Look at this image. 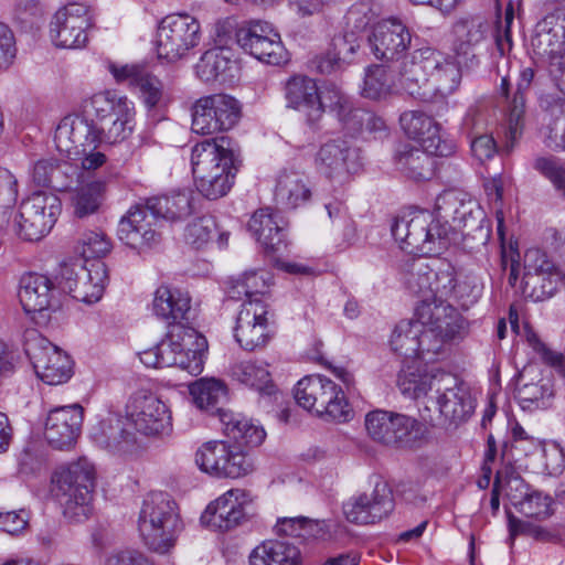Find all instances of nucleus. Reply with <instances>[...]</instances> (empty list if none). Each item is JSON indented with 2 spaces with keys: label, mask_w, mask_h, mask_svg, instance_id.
<instances>
[{
  "label": "nucleus",
  "mask_w": 565,
  "mask_h": 565,
  "mask_svg": "<svg viewBox=\"0 0 565 565\" xmlns=\"http://www.w3.org/2000/svg\"><path fill=\"white\" fill-rule=\"evenodd\" d=\"M191 163L198 191L209 200H217L233 186L239 160L231 141L221 137L196 143Z\"/></svg>",
  "instance_id": "1"
},
{
  "label": "nucleus",
  "mask_w": 565,
  "mask_h": 565,
  "mask_svg": "<svg viewBox=\"0 0 565 565\" xmlns=\"http://www.w3.org/2000/svg\"><path fill=\"white\" fill-rule=\"evenodd\" d=\"M184 529L175 501L164 492L147 495L138 516V532L152 552L167 554Z\"/></svg>",
  "instance_id": "2"
},
{
  "label": "nucleus",
  "mask_w": 565,
  "mask_h": 565,
  "mask_svg": "<svg viewBox=\"0 0 565 565\" xmlns=\"http://www.w3.org/2000/svg\"><path fill=\"white\" fill-rule=\"evenodd\" d=\"M206 340L193 328L177 326L166 339L142 351L140 361L148 367L178 366L192 376L203 371Z\"/></svg>",
  "instance_id": "3"
},
{
  "label": "nucleus",
  "mask_w": 565,
  "mask_h": 565,
  "mask_svg": "<svg viewBox=\"0 0 565 565\" xmlns=\"http://www.w3.org/2000/svg\"><path fill=\"white\" fill-rule=\"evenodd\" d=\"M451 226L425 210L397 217L392 235L409 254L438 255L450 245Z\"/></svg>",
  "instance_id": "4"
},
{
  "label": "nucleus",
  "mask_w": 565,
  "mask_h": 565,
  "mask_svg": "<svg viewBox=\"0 0 565 565\" xmlns=\"http://www.w3.org/2000/svg\"><path fill=\"white\" fill-rule=\"evenodd\" d=\"M52 482L56 497L63 504L64 515L77 522L86 520L92 513L94 466L86 458L79 459L58 468L52 477Z\"/></svg>",
  "instance_id": "5"
},
{
  "label": "nucleus",
  "mask_w": 565,
  "mask_h": 565,
  "mask_svg": "<svg viewBox=\"0 0 565 565\" xmlns=\"http://www.w3.org/2000/svg\"><path fill=\"white\" fill-rule=\"evenodd\" d=\"M415 317L422 323L419 358L433 361L444 345L455 339L463 327L457 309L448 302L425 301L416 307Z\"/></svg>",
  "instance_id": "6"
},
{
  "label": "nucleus",
  "mask_w": 565,
  "mask_h": 565,
  "mask_svg": "<svg viewBox=\"0 0 565 565\" xmlns=\"http://www.w3.org/2000/svg\"><path fill=\"white\" fill-rule=\"evenodd\" d=\"M295 399L302 408L327 420L347 423L354 415L342 388L322 375L301 379L295 387Z\"/></svg>",
  "instance_id": "7"
},
{
  "label": "nucleus",
  "mask_w": 565,
  "mask_h": 565,
  "mask_svg": "<svg viewBox=\"0 0 565 565\" xmlns=\"http://www.w3.org/2000/svg\"><path fill=\"white\" fill-rule=\"evenodd\" d=\"M438 217L450 218L455 227H459L466 247L478 249L484 246L491 237V228L483 211L478 204L466 199V194L455 190L445 191L436 199Z\"/></svg>",
  "instance_id": "8"
},
{
  "label": "nucleus",
  "mask_w": 565,
  "mask_h": 565,
  "mask_svg": "<svg viewBox=\"0 0 565 565\" xmlns=\"http://www.w3.org/2000/svg\"><path fill=\"white\" fill-rule=\"evenodd\" d=\"M198 468L214 478L238 479L255 471L252 454L232 440H210L195 452Z\"/></svg>",
  "instance_id": "9"
},
{
  "label": "nucleus",
  "mask_w": 565,
  "mask_h": 565,
  "mask_svg": "<svg viewBox=\"0 0 565 565\" xmlns=\"http://www.w3.org/2000/svg\"><path fill=\"white\" fill-rule=\"evenodd\" d=\"M436 391L429 397L430 412L423 414L431 425H457L466 420L475 409L468 387L455 375L441 372L435 383Z\"/></svg>",
  "instance_id": "10"
},
{
  "label": "nucleus",
  "mask_w": 565,
  "mask_h": 565,
  "mask_svg": "<svg viewBox=\"0 0 565 565\" xmlns=\"http://www.w3.org/2000/svg\"><path fill=\"white\" fill-rule=\"evenodd\" d=\"M201 40L202 28L195 17L186 12L168 14L158 26V57L169 63L185 58Z\"/></svg>",
  "instance_id": "11"
},
{
  "label": "nucleus",
  "mask_w": 565,
  "mask_h": 565,
  "mask_svg": "<svg viewBox=\"0 0 565 565\" xmlns=\"http://www.w3.org/2000/svg\"><path fill=\"white\" fill-rule=\"evenodd\" d=\"M24 352L36 376L49 385H60L73 375L71 356L35 329L24 332Z\"/></svg>",
  "instance_id": "12"
},
{
  "label": "nucleus",
  "mask_w": 565,
  "mask_h": 565,
  "mask_svg": "<svg viewBox=\"0 0 565 565\" xmlns=\"http://www.w3.org/2000/svg\"><path fill=\"white\" fill-rule=\"evenodd\" d=\"M241 105L226 94L201 97L192 107V131L213 135L232 129L239 120Z\"/></svg>",
  "instance_id": "13"
},
{
  "label": "nucleus",
  "mask_w": 565,
  "mask_h": 565,
  "mask_svg": "<svg viewBox=\"0 0 565 565\" xmlns=\"http://www.w3.org/2000/svg\"><path fill=\"white\" fill-rule=\"evenodd\" d=\"M60 212L61 201L55 194L34 192L20 205L18 235L25 241H40L52 230Z\"/></svg>",
  "instance_id": "14"
},
{
  "label": "nucleus",
  "mask_w": 565,
  "mask_h": 565,
  "mask_svg": "<svg viewBox=\"0 0 565 565\" xmlns=\"http://www.w3.org/2000/svg\"><path fill=\"white\" fill-rule=\"evenodd\" d=\"M19 300L26 315L39 326L50 321L51 312L60 308L58 291L50 277L29 273L20 280Z\"/></svg>",
  "instance_id": "15"
},
{
  "label": "nucleus",
  "mask_w": 565,
  "mask_h": 565,
  "mask_svg": "<svg viewBox=\"0 0 565 565\" xmlns=\"http://www.w3.org/2000/svg\"><path fill=\"white\" fill-rule=\"evenodd\" d=\"M237 44L255 58L270 65L287 60L280 34L267 21L253 20L236 32Z\"/></svg>",
  "instance_id": "16"
},
{
  "label": "nucleus",
  "mask_w": 565,
  "mask_h": 565,
  "mask_svg": "<svg viewBox=\"0 0 565 565\" xmlns=\"http://www.w3.org/2000/svg\"><path fill=\"white\" fill-rule=\"evenodd\" d=\"M274 313L260 298L245 301L236 318L234 337L237 343L247 351H254L267 344L271 338L270 320Z\"/></svg>",
  "instance_id": "17"
},
{
  "label": "nucleus",
  "mask_w": 565,
  "mask_h": 565,
  "mask_svg": "<svg viewBox=\"0 0 565 565\" xmlns=\"http://www.w3.org/2000/svg\"><path fill=\"white\" fill-rule=\"evenodd\" d=\"M315 163L321 174L338 181L347 180L362 167L359 149L342 138L330 139L322 143L316 154Z\"/></svg>",
  "instance_id": "18"
},
{
  "label": "nucleus",
  "mask_w": 565,
  "mask_h": 565,
  "mask_svg": "<svg viewBox=\"0 0 565 565\" xmlns=\"http://www.w3.org/2000/svg\"><path fill=\"white\" fill-rule=\"evenodd\" d=\"M157 217L146 204H136L120 218L118 238L128 247L142 253L158 246L160 233L154 228Z\"/></svg>",
  "instance_id": "19"
},
{
  "label": "nucleus",
  "mask_w": 565,
  "mask_h": 565,
  "mask_svg": "<svg viewBox=\"0 0 565 565\" xmlns=\"http://www.w3.org/2000/svg\"><path fill=\"white\" fill-rule=\"evenodd\" d=\"M92 25L89 9L83 3H70L60 9L51 22V36L57 47L78 49L87 41Z\"/></svg>",
  "instance_id": "20"
},
{
  "label": "nucleus",
  "mask_w": 565,
  "mask_h": 565,
  "mask_svg": "<svg viewBox=\"0 0 565 565\" xmlns=\"http://www.w3.org/2000/svg\"><path fill=\"white\" fill-rule=\"evenodd\" d=\"M126 415L129 425L146 436L161 434L170 426L167 406L153 394H134L126 405Z\"/></svg>",
  "instance_id": "21"
},
{
  "label": "nucleus",
  "mask_w": 565,
  "mask_h": 565,
  "mask_svg": "<svg viewBox=\"0 0 565 565\" xmlns=\"http://www.w3.org/2000/svg\"><path fill=\"white\" fill-rule=\"evenodd\" d=\"M403 131L436 157H450L456 151L452 140L443 138L439 124L420 110H407L399 117Z\"/></svg>",
  "instance_id": "22"
},
{
  "label": "nucleus",
  "mask_w": 565,
  "mask_h": 565,
  "mask_svg": "<svg viewBox=\"0 0 565 565\" xmlns=\"http://www.w3.org/2000/svg\"><path fill=\"white\" fill-rule=\"evenodd\" d=\"M250 494L244 489H231L211 502L201 516V522L214 530L230 531L246 520V505Z\"/></svg>",
  "instance_id": "23"
},
{
  "label": "nucleus",
  "mask_w": 565,
  "mask_h": 565,
  "mask_svg": "<svg viewBox=\"0 0 565 565\" xmlns=\"http://www.w3.org/2000/svg\"><path fill=\"white\" fill-rule=\"evenodd\" d=\"M530 45L535 57L552 63L565 54V14L552 12L540 20L532 32Z\"/></svg>",
  "instance_id": "24"
},
{
  "label": "nucleus",
  "mask_w": 565,
  "mask_h": 565,
  "mask_svg": "<svg viewBox=\"0 0 565 565\" xmlns=\"http://www.w3.org/2000/svg\"><path fill=\"white\" fill-rule=\"evenodd\" d=\"M491 25L480 15H470L457 20L451 30V49L456 56L468 66L479 63L477 53L488 40Z\"/></svg>",
  "instance_id": "25"
},
{
  "label": "nucleus",
  "mask_w": 565,
  "mask_h": 565,
  "mask_svg": "<svg viewBox=\"0 0 565 565\" xmlns=\"http://www.w3.org/2000/svg\"><path fill=\"white\" fill-rule=\"evenodd\" d=\"M83 407L78 404L51 409L44 426V438L55 449H70L81 434Z\"/></svg>",
  "instance_id": "26"
},
{
  "label": "nucleus",
  "mask_w": 565,
  "mask_h": 565,
  "mask_svg": "<svg viewBox=\"0 0 565 565\" xmlns=\"http://www.w3.org/2000/svg\"><path fill=\"white\" fill-rule=\"evenodd\" d=\"M393 509V494L384 482L376 483L371 493H363L343 505L347 520L355 524L375 523L386 518Z\"/></svg>",
  "instance_id": "27"
},
{
  "label": "nucleus",
  "mask_w": 565,
  "mask_h": 565,
  "mask_svg": "<svg viewBox=\"0 0 565 565\" xmlns=\"http://www.w3.org/2000/svg\"><path fill=\"white\" fill-rule=\"evenodd\" d=\"M437 51L426 46L413 51L398 65H393L397 73V83L408 95L424 98L423 87L427 85L430 68L436 67Z\"/></svg>",
  "instance_id": "28"
},
{
  "label": "nucleus",
  "mask_w": 565,
  "mask_h": 565,
  "mask_svg": "<svg viewBox=\"0 0 565 565\" xmlns=\"http://www.w3.org/2000/svg\"><path fill=\"white\" fill-rule=\"evenodd\" d=\"M515 398L524 411L545 409L554 398L553 382L541 376L537 367L525 366L516 377Z\"/></svg>",
  "instance_id": "29"
},
{
  "label": "nucleus",
  "mask_w": 565,
  "mask_h": 565,
  "mask_svg": "<svg viewBox=\"0 0 565 565\" xmlns=\"http://www.w3.org/2000/svg\"><path fill=\"white\" fill-rule=\"evenodd\" d=\"M99 135L96 125L86 117L67 115L58 122L54 142L58 152L67 156H77L85 151L92 140H98Z\"/></svg>",
  "instance_id": "30"
},
{
  "label": "nucleus",
  "mask_w": 565,
  "mask_h": 565,
  "mask_svg": "<svg viewBox=\"0 0 565 565\" xmlns=\"http://www.w3.org/2000/svg\"><path fill=\"white\" fill-rule=\"evenodd\" d=\"M367 43L376 58L394 61L411 44V33L401 21L384 20L375 25Z\"/></svg>",
  "instance_id": "31"
},
{
  "label": "nucleus",
  "mask_w": 565,
  "mask_h": 565,
  "mask_svg": "<svg viewBox=\"0 0 565 565\" xmlns=\"http://www.w3.org/2000/svg\"><path fill=\"white\" fill-rule=\"evenodd\" d=\"M285 99L288 107L303 111L310 124L321 118L319 87L311 77L294 75L288 78L285 84Z\"/></svg>",
  "instance_id": "32"
},
{
  "label": "nucleus",
  "mask_w": 565,
  "mask_h": 565,
  "mask_svg": "<svg viewBox=\"0 0 565 565\" xmlns=\"http://www.w3.org/2000/svg\"><path fill=\"white\" fill-rule=\"evenodd\" d=\"M278 213L269 207L256 211L248 223V228L266 253H281L287 247L285 226L280 224Z\"/></svg>",
  "instance_id": "33"
},
{
  "label": "nucleus",
  "mask_w": 565,
  "mask_h": 565,
  "mask_svg": "<svg viewBox=\"0 0 565 565\" xmlns=\"http://www.w3.org/2000/svg\"><path fill=\"white\" fill-rule=\"evenodd\" d=\"M152 311L169 326H183L190 319L191 298L185 291L162 285L154 292Z\"/></svg>",
  "instance_id": "34"
},
{
  "label": "nucleus",
  "mask_w": 565,
  "mask_h": 565,
  "mask_svg": "<svg viewBox=\"0 0 565 565\" xmlns=\"http://www.w3.org/2000/svg\"><path fill=\"white\" fill-rule=\"evenodd\" d=\"M311 190L306 175L296 170L281 171L276 181L274 200L282 210H295L307 203Z\"/></svg>",
  "instance_id": "35"
},
{
  "label": "nucleus",
  "mask_w": 565,
  "mask_h": 565,
  "mask_svg": "<svg viewBox=\"0 0 565 565\" xmlns=\"http://www.w3.org/2000/svg\"><path fill=\"white\" fill-rule=\"evenodd\" d=\"M31 178L38 186L66 191L77 179V168L53 158L40 159L33 164Z\"/></svg>",
  "instance_id": "36"
},
{
  "label": "nucleus",
  "mask_w": 565,
  "mask_h": 565,
  "mask_svg": "<svg viewBox=\"0 0 565 565\" xmlns=\"http://www.w3.org/2000/svg\"><path fill=\"white\" fill-rule=\"evenodd\" d=\"M249 565H302L300 550L287 541L266 540L248 556Z\"/></svg>",
  "instance_id": "37"
},
{
  "label": "nucleus",
  "mask_w": 565,
  "mask_h": 565,
  "mask_svg": "<svg viewBox=\"0 0 565 565\" xmlns=\"http://www.w3.org/2000/svg\"><path fill=\"white\" fill-rule=\"evenodd\" d=\"M443 371L434 373H422L417 367L407 365L403 367L397 376V386L401 393L409 398H426L424 412H430L429 397L436 391L435 383L441 377Z\"/></svg>",
  "instance_id": "38"
},
{
  "label": "nucleus",
  "mask_w": 565,
  "mask_h": 565,
  "mask_svg": "<svg viewBox=\"0 0 565 565\" xmlns=\"http://www.w3.org/2000/svg\"><path fill=\"white\" fill-rule=\"evenodd\" d=\"M128 426L127 417L109 414L93 428L92 436L104 448L122 450L135 443V434Z\"/></svg>",
  "instance_id": "39"
},
{
  "label": "nucleus",
  "mask_w": 565,
  "mask_h": 565,
  "mask_svg": "<svg viewBox=\"0 0 565 565\" xmlns=\"http://www.w3.org/2000/svg\"><path fill=\"white\" fill-rule=\"evenodd\" d=\"M424 148L419 149L411 145L402 146L395 154L397 169L408 179L414 181L429 180L434 175L435 161Z\"/></svg>",
  "instance_id": "40"
},
{
  "label": "nucleus",
  "mask_w": 565,
  "mask_h": 565,
  "mask_svg": "<svg viewBox=\"0 0 565 565\" xmlns=\"http://www.w3.org/2000/svg\"><path fill=\"white\" fill-rule=\"evenodd\" d=\"M218 417L223 424L225 435L233 439L232 443H244L246 446H259L266 433L263 427L255 425L250 419H247L241 414L233 413L230 409L220 408Z\"/></svg>",
  "instance_id": "41"
},
{
  "label": "nucleus",
  "mask_w": 565,
  "mask_h": 565,
  "mask_svg": "<svg viewBox=\"0 0 565 565\" xmlns=\"http://www.w3.org/2000/svg\"><path fill=\"white\" fill-rule=\"evenodd\" d=\"M195 196L191 190H182L171 195L156 196L147 200L150 213L157 218L181 220L194 211Z\"/></svg>",
  "instance_id": "42"
},
{
  "label": "nucleus",
  "mask_w": 565,
  "mask_h": 565,
  "mask_svg": "<svg viewBox=\"0 0 565 565\" xmlns=\"http://www.w3.org/2000/svg\"><path fill=\"white\" fill-rule=\"evenodd\" d=\"M534 78V71L526 67L521 72V81L509 106V131L504 145L505 152H512L523 132V116L525 111V98L523 89L527 88Z\"/></svg>",
  "instance_id": "43"
},
{
  "label": "nucleus",
  "mask_w": 565,
  "mask_h": 565,
  "mask_svg": "<svg viewBox=\"0 0 565 565\" xmlns=\"http://www.w3.org/2000/svg\"><path fill=\"white\" fill-rule=\"evenodd\" d=\"M435 61L438 65L430 68L427 85L440 97L454 94L461 83V70L451 57L437 52Z\"/></svg>",
  "instance_id": "44"
},
{
  "label": "nucleus",
  "mask_w": 565,
  "mask_h": 565,
  "mask_svg": "<svg viewBox=\"0 0 565 565\" xmlns=\"http://www.w3.org/2000/svg\"><path fill=\"white\" fill-rule=\"evenodd\" d=\"M86 270L89 277L85 279H78L76 287L68 285V294L76 300L94 303L97 302L105 290L106 282L108 280L107 267L100 262L96 260L86 266Z\"/></svg>",
  "instance_id": "45"
},
{
  "label": "nucleus",
  "mask_w": 565,
  "mask_h": 565,
  "mask_svg": "<svg viewBox=\"0 0 565 565\" xmlns=\"http://www.w3.org/2000/svg\"><path fill=\"white\" fill-rule=\"evenodd\" d=\"M190 394L195 405L212 415L218 416V409L227 401V387L216 379H201L190 385Z\"/></svg>",
  "instance_id": "46"
},
{
  "label": "nucleus",
  "mask_w": 565,
  "mask_h": 565,
  "mask_svg": "<svg viewBox=\"0 0 565 565\" xmlns=\"http://www.w3.org/2000/svg\"><path fill=\"white\" fill-rule=\"evenodd\" d=\"M131 102L126 96H119L115 92L105 90L94 94L83 104L84 113L95 117L98 122L113 118L115 114H126Z\"/></svg>",
  "instance_id": "47"
},
{
  "label": "nucleus",
  "mask_w": 565,
  "mask_h": 565,
  "mask_svg": "<svg viewBox=\"0 0 565 565\" xmlns=\"http://www.w3.org/2000/svg\"><path fill=\"white\" fill-rule=\"evenodd\" d=\"M422 329L423 326L417 317L415 320L399 321L391 338L394 352L406 359L419 358L420 341L418 337L422 334Z\"/></svg>",
  "instance_id": "48"
},
{
  "label": "nucleus",
  "mask_w": 565,
  "mask_h": 565,
  "mask_svg": "<svg viewBox=\"0 0 565 565\" xmlns=\"http://www.w3.org/2000/svg\"><path fill=\"white\" fill-rule=\"evenodd\" d=\"M231 373L235 380L255 388L260 394L273 395L276 392L270 373L263 363L241 361L232 366Z\"/></svg>",
  "instance_id": "49"
},
{
  "label": "nucleus",
  "mask_w": 565,
  "mask_h": 565,
  "mask_svg": "<svg viewBox=\"0 0 565 565\" xmlns=\"http://www.w3.org/2000/svg\"><path fill=\"white\" fill-rule=\"evenodd\" d=\"M433 262L424 258L413 259L404 274L406 288L414 295L423 298L420 303L430 301L433 287Z\"/></svg>",
  "instance_id": "50"
},
{
  "label": "nucleus",
  "mask_w": 565,
  "mask_h": 565,
  "mask_svg": "<svg viewBox=\"0 0 565 565\" xmlns=\"http://www.w3.org/2000/svg\"><path fill=\"white\" fill-rule=\"evenodd\" d=\"M395 426L390 448L413 450L423 445L425 428L417 418L399 413Z\"/></svg>",
  "instance_id": "51"
},
{
  "label": "nucleus",
  "mask_w": 565,
  "mask_h": 565,
  "mask_svg": "<svg viewBox=\"0 0 565 565\" xmlns=\"http://www.w3.org/2000/svg\"><path fill=\"white\" fill-rule=\"evenodd\" d=\"M524 269L523 277L525 286L534 282L535 278H547L550 282L563 278V274L555 263L548 258L547 254L539 248H530L524 255Z\"/></svg>",
  "instance_id": "52"
},
{
  "label": "nucleus",
  "mask_w": 565,
  "mask_h": 565,
  "mask_svg": "<svg viewBox=\"0 0 565 565\" xmlns=\"http://www.w3.org/2000/svg\"><path fill=\"white\" fill-rule=\"evenodd\" d=\"M398 415L399 413L384 409L369 412L364 418V426L369 438L379 445L390 448Z\"/></svg>",
  "instance_id": "53"
},
{
  "label": "nucleus",
  "mask_w": 565,
  "mask_h": 565,
  "mask_svg": "<svg viewBox=\"0 0 565 565\" xmlns=\"http://www.w3.org/2000/svg\"><path fill=\"white\" fill-rule=\"evenodd\" d=\"M395 68L393 66L373 65L366 70L362 95L365 98L379 100L388 96L393 86Z\"/></svg>",
  "instance_id": "54"
},
{
  "label": "nucleus",
  "mask_w": 565,
  "mask_h": 565,
  "mask_svg": "<svg viewBox=\"0 0 565 565\" xmlns=\"http://www.w3.org/2000/svg\"><path fill=\"white\" fill-rule=\"evenodd\" d=\"M234 65L230 52L225 49L206 51L195 66L198 76L204 82L216 81L223 77Z\"/></svg>",
  "instance_id": "55"
},
{
  "label": "nucleus",
  "mask_w": 565,
  "mask_h": 565,
  "mask_svg": "<svg viewBox=\"0 0 565 565\" xmlns=\"http://www.w3.org/2000/svg\"><path fill=\"white\" fill-rule=\"evenodd\" d=\"M105 186V182L93 180L77 188L72 196L74 215L83 218L95 213L100 205Z\"/></svg>",
  "instance_id": "56"
},
{
  "label": "nucleus",
  "mask_w": 565,
  "mask_h": 565,
  "mask_svg": "<svg viewBox=\"0 0 565 565\" xmlns=\"http://www.w3.org/2000/svg\"><path fill=\"white\" fill-rule=\"evenodd\" d=\"M377 17V6L372 0H361L349 8L343 29L363 39V33Z\"/></svg>",
  "instance_id": "57"
},
{
  "label": "nucleus",
  "mask_w": 565,
  "mask_h": 565,
  "mask_svg": "<svg viewBox=\"0 0 565 565\" xmlns=\"http://www.w3.org/2000/svg\"><path fill=\"white\" fill-rule=\"evenodd\" d=\"M431 302H440L454 296L455 282L459 273L445 259L433 260Z\"/></svg>",
  "instance_id": "58"
},
{
  "label": "nucleus",
  "mask_w": 565,
  "mask_h": 565,
  "mask_svg": "<svg viewBox=\"0 0 565 565\" xmlns=\"http://www.w3.org/2000/svg\"><path fill=\"white\" fill-rule=\"evenodd\" d=\"M132 110L131 103L126 114H115L113 118H108L100 122L99 126H96L99 135L98 141L115 145L128 138L132 130L130 125Z\"/></svg>",
  "instance_id": "59"
},
{
  "label": "nucleus",
  "mask_w": 565,
  "mask_h": 565,
  "mask_svg": "<svg viewBox=\"0 0 565 565\" xmlns=\"http://www.w3.org/2000/svg\"><path fill=\"white\" fill-rule=\"evenodd\" d=\"M512 503L525 516L542 520L552 513L553 500L541 491L524 492V498L512 494Z\"/></svg>",
  "instance_id": "60"
},
{
  "label": "nucleus",
  "mask_w": 565,
  "mask_h": 565,
  "mask_svg": "<svg viewBox=\"0 0 565 565\" xmlns=\"http://www.w3.org/2000/svg\"><path fill=\"white\" fill-rule=\"evenodd\" d=\"M483 285L480 278L471 273L460 271L455 282L452 299L463 308H469L481 297Z\"/></svg>",
  "instance_id": "61"
},
{
  "label": "nucleus",
  "mask_w": 565,
  "mask_h": 565,
  "mask_svg": "<svg viewBox=\"0 0 565 565\" xmlns=\"http://www.w3.org/2000/svg\"><path fill=\"white\" fill-rule=\"evenodd\" d=\"M216 230V222L212 216L198 217L186 225L184 238L188 244L199 249L214 237Z\"/></svg>",
  "instance_id": "62"
},
{
  "label": "nucleus",
  "mask_w": 565,
  "mask_h": 565,
  "mask_svg": "<svg viewBox=\"0 0 565 565\" xmlns=\"http://www.w3.org/2000/svg\"><path fill=\"white\" fill-rule=\"evenodd\" d=\"M551 115L554 119L548 128L546 146L555 151H565V100H556Z\"/></svg>",
  "instance_id": "63"
},
{
  "label": "nucleus",
  "mask_w": 565,
  "mask_h": 565,
  "mask_svg": "<svg viewBox=\"0 0 565 565\" xmlns=\"http://www.w3.org/2000/svg\"><path fill=\"white\" fill-rule=\"evenodd\" d=\"M534 169L544 175L565 198V167L556 157L536 158Z\"/></svg>",
  "instance_id": "64"
}]
</instances>
